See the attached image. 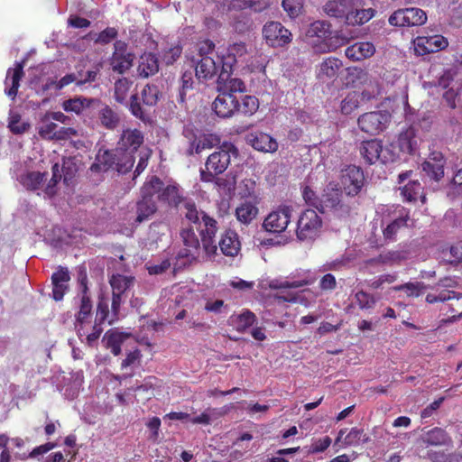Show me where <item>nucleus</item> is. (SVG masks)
Segmentation results:
<instances>
[{
    "label": "nucleus",
    "mask_w": 462,
    "mask_h": 462,
    "mask_svg": "<svg viewBox=\"0 0 462 462\" xmlns=\"http://www.w3.org/2000/svg\"><path fill=\"white\" fill-rule=\"evenodd\" d=\"M238 149L232 143H222L217 151L209 154L205 162V167L199 170V179L205 183L219 184L218 176L224 173L231 162V157L238 156Z\"/></svg>",
    "instance_id": "f257e3e1"
},
{
    "label": "nucleus",
    "mask_w": 462,
    "mask_h": 462,
    "mask_svg": "<svg viewBox=\"0 0 462 462\" xmlns=\"http://www.w3.org/2000/svg\"><path fill=\"white\" fill-rule=\"evenodd\" d=\"M134 163V156L123 155L119 150L100 149L90 170L95 172H101L114 169L119 173H126L133 168Z\"/></svg>",
    "instance_id": "f03ea898"
},
{
    "label": "nucleus",
    "mask_w": 462,
    "mask_h": 462,
    "mask_svg": "<svg viewBox=\"0 0 462 462\" xmlns=\"http://www.w3.org/2000/svg\"><path fill=\"white\" fill-rule=\"evenodd\" d=\"M394 148L393 144L384 148L381 141L367 140L361 143L359 152L366 164L372 165L377 162L386 164L400 158V154L393 151Z\"/></svg>",
    "instance_id": "7ed1b4c3"
},
{
    "label": "nucleus",
    "mask_w": 462,
    "mask_h": 462,
    "mask_svg": "<svg viewBox=\"0 0 462 462\" xmlns=\"http://www.w3.org/2000/svg\"><path fill=\"white\" fill-rule=\"evenodd\" d=\"M160 96L161 92L156 85H145L141 91V97L138 94H133L130 97L129 110L131 114L142 121H146L148 118L147 108L155 106Z\"/></svg>",
    "instance_id": "20e7f679"
},
{
    "label": "nucleus",
    "mask_w": 462,
    "mask_h": 462,
    "mask_svg": "<svg viewBox=\"0 0 462 462\" xmlns=\"http://www.w3.org/2000/svg\"><path fill=\"white\" fill-rule=\"evenodd\" d=\"M199 224L203 254L207 258H211L217 251L216 243V235L218 230L217 221L208 214L202 213V218Z\"/></svg>",
    "instance_id": "39448f33"
},
{
    "label": "nucleus",
    "mask_w": 462,
    "mask_h": 462,
    "mask_svg": "<svg viewBox=\"0 0 462 462\" xmlns=\"http://www.w3.org/2000/svg\"><path fill=\"white\" fill-rule=\"evenodd\" d=\"M322 226V220L313 209L303 211L297 222L296 236L300 241L314 239Z\"/></svg>",
    "instance_id": "423d86ee"
},
{
    "label": "nucleus",
    "mask_w": 462,
    "mask_h": 462,
    "mask_svg": "<svg viewBox=\"0 0 462 462\" xmlns=\"http://www.w3.org/2000/svg\"><path fill=\"white\" fill-rule=\"evenodd\" d=\"M129 291H119L116 292L113 291L111 309L112 313H109L108 310V299H106L104 295L100 297V300L97 305L96 320L99 323H103L107 319L108 324L112 325L116 320L118 319V314L120 306L125 300L129 298Z\"/></svg>",
    "instance_id": "0eeeda50"
},
{
    "label": "nucleus",
    "mask_w": 462,
    "mask_h": 462,
    "mask_svg": "<svg viewBox=\"0 0 462 462\" xmlns=\"http://www.w3.org/2000/svg\"><path fill=\"white\" fill-rule=\"evenodd\" d=\"M342 191L337 188L336 183H328L324 189L320 198L319 212L325 213L328 210L338 212L341 214H348L350 211L349 206L342 203L341 201Z\"/></svg>",
    "instance_id": "6e6552de"
},
{
    "label": "nucleus",
    "mask_w": 462,
    "mask_h": 462,
    "mask_svg": "<svg viewBox=\"0 0 462 462\" xmlns=\"http://www.w3.org/2000/svg\"><path fill=\"white\" fill-rule=\"evenodd\" d=\"M388 21L393 26H420L427 22V14L420 8H403L393 12Z\"/></svg>",
    "instance_id": "1a4fd4ad"
},
{
    "label": "nucleus",
    "mask_w": 462,
    "mask_h": 462,
    "mask_svg": "<svg viewBox=\"0 0 462 462\" xmlns=\"http://www.w3.org/2000/svg\"><path fill=\"white\" fill-rule=\"evenodd\" d=\"M292 208L290 206H281L276 210L272 211L264 218L263 226L269 232L273 234H280L287 228L291 217Z\"/></svg>",
    "instance_id": "9d476101"
},
{
    "label": "nucleus",
    "mask_w": 462,
    "mask_h": 462,
    "mask_svg": "<svg viewBox=\"0 0 462 462\" xmlns=\"http://www.w3.org/2000/svg\"><path fill=\"white\" fill-rule=\"evenodd\" d=\"M114 48L109 64L114 72L124 74L133 66L134 54L127 51V45L123 41H116Z\"/></svg>",
    "instance_id": "9b49d317"
},
{
    "label": "nucleus",
    "mask_w": 462,
    "mask_h": 462,
    "mask_svg": "<svg viewBox=\"0 0 462 462\" xmlns=\"http://www.w3.org/2000/svg\"><path fill=\"white\" fill-rule=\"evenodd\" d=\"M364 171L360 167L350 165L343 171L341 184L347 196H356L365 185Z\"/></svg>",
    "instance_id": "f8f14e48"
},
{
    "label": "nucleus",
    "mask_w": 462,
    "mask_h": 462,
    "mask_svg": "<svg viewBox=\"0 0 462 462\" xmlns=\"http://www.w3.org/2000/svg\"><path fill=\"white\" fill-rule=\"evenodd\" d=\"M263 35L272 47H283L292 40L291 32L279 22H269L263 28Z\"/></svg>",
    "instance_id": "ddd939ff"
},
{
    "label": "nucleus",
    "mask_w": 462,
    "mask_h": 462,
    "mask_svg": "<svg viewBox=\"0 0 462 462\" xmlns=\"http://www.w3.org/2000/svg\"><path fill=\"white\" fill-rule=\"evenodd\" d=\"M390 116L382 111L368 112L358 117L357 124L361 131L374 135L382 132L389 122Z\"/></svg>",
    "instance_id": "4468645a"
},
{
    "label": "nucleus",
    "mask_w": 462,
    "mask_h": 462,
    "mask_svg": "<svg viewBox=\"0 0 462 462\" xmlns=\"http://www.w3.org/2000/svg\"><path fill=\"white\" fill-rule=\"evenodd\" d=\"M414 51L417 55L438 52L448 47V40L439 34L431 36H418L414 41Z\"/></svg>",
    "instance_id": "2eb2a0df"
},
{
    "label": "nucleus",
    "mask_w": 462,
    "mask_h": 462,
    "mask_svg": "<svg viewBox=\"0 0 462 462\" xmlns=\"http://www.w3.org/2000/svg\"><path fill=\"white\" fill-rule=\"evenodd\" d=\"M144 136L141 130L127 128L123 130L119 141L117 143V150L123 155L133 156V153L137 152L140 146L143 143Z\"/></svg>",
    "instance_id": "dca6fc26"
},
{
    "label": "nucleus",
    "mask_w": 462,
    "mask_h": 462,
    "mask_svg": "<svg viewBox=\"0 0 462 462\" xmlns=\"http://www.w3.org/2000/svg\"><path fill=\"white\" fill-rule=\"evenodd\" d=\"M446 158L439 151H431L428 159L422 162L421 168L426 175L436 181H439L444 176Z\"/></svg>",
    "instance_id": "f3484780"
},
{
    "label": "nucleus",
    "mask_w": 462,
    "mask_h": 462,
    "mask_svg": "<svg viewBox=\"0 0 462 462\" xmlns=\"http://www.w3.org/2000/svg\"><path fill=\"white\" fill-rule=\"evenodd\" d=\"M97 103L93 104L92 113H97L99 125L105 129L115 130L120 123L118 114L110 106L103 103L99 98H97Z\"/></svg>",
    "instance_id": "a211bd4d"
},
{
    "label": "nucleus",
    "mask_w": 462,
    "mask_h": 462,
    "mask_svg": "<svg viewBox=\"0 0 462 462\" xmlns=\"http://www.w3.org/2000/svg\"><path fill=\"white\" fill-rule=\"evenodd\" d=\"M324 12L330 17L344 19L346 23H354V8L348 0H331L324 5Z\"/></svg>",
    "instance_id": "6ab92c4d"
},
{
    "label": "nucleus",
    "mask_w": 462,
    "mask_h": 462,
    "mask_svg": "<svg viewBox=\"0 0 462 462\" xmlns=\"http://www.w3.org/2000/svg\"><path fill=\"white\" fill-rule=\"evenodd\" d=\"M238 107L239 101L236 96L221 91L213 102V110L222 118L232 116Z\"/></svg>",
    "instance_id": "aec40b11"
},
{
    "label": "nucleus",
    "mask_w": 462,
    "mask_h": 462,
    "mask_svg": "<svg viewBox=\"0 0 462 462\" xmlns=\"http://www.w3.org/2000/svg\"><path fill=\"white\" fill-rule=\"evenodd\" d=\"M220 144V138L218 135L214 134H204L198 137H195L189 142V147L187 148L185 154L187 156H192L194 154H200L206 150H210L214 147H217Z\"/></svg>",
    "instance_id": "412c9836"
},
{
    "label": "nucleus",
    "mask_w": 462,
    "mask_h": 462,
    "mask_svg": "<svg viewBox=\"0 0 462 462\" xmlns=\"http://www.w3.org/2000/svg\"><path fill=\"white\" fill-rule=\"evenodd\" d=\"M94 103H97V98L80 96L63 101L62 108L66 112H73L77 115L83 114L85 117H88L92 114Z\"/></svg>",
    "instance_id": "4be33fe9"
},
{
    "label": "nucleus",
    "mask_w": 462,
    "mask_h": 462,
    "mask_svg": "<svg viewBox=\"0 0 462 462\" xmlns=\"http://www.w3.org/2000/svg\"><path fill=\"white\" fill-rule=\"evenodd\" d=\"M246 140L254 149L260 152H274L278 149L276 140L270 134L263 132L251 133L247 135Z\"/></svg>",
    "instance_id": "5701e85b"
},
{
    "label": "nucleus",
    "mask_w": 462,
    "mask_h": 462,
    "mask_svg": "<svg viewBox=\"0 0 462 462\" xmlns=\"http://www.w3.org/2000/svg\"><path fill=\"white\" fill-rule=\"evenodd\" d=\"M317 278L310 271L303 272L297 276L296 280L291 281H272L269 283V289H297L299 287L311 285L316 282Z\"/></svg>",
    "instance_id": "b1692460"
},
{
    "label": "nucleus",
    "mask_w": 462,
    "mask_h": 462,
    "mask_svg": "<svg viewBox=\"0 0 462 462\" xmlns=\"http://www.w3.org/2000/svg\"><path fill=\"white\" fill-rule=\"evenodd\" d=\"M217 85L219 91L234 96L236 93H244L246 90L245 82L238 78H233L231 75L227 74L226 70L223 73H219Z\"/></svg>",
    "instance_id": "393cba45"
},
{
    "label": "nucleus",
    "mask_w": 462,
    "mask_h": 462,
    "mask_svg": "<svg viewBox=\"0 0 462 462\" xmlns=\"http://www.w3.org/2000/svg\"><path fill=\"white\" fill-rule=\"evenodd\" d=\"M397 146L399 152L402 154L412 155L415 153L418 149V142L414 127L409 126L399 134Z\"/></svg>",
    "instance_id": "a878e982"
},
{
    "label": "nucleus",
    "mask_w": 462,
    "mask_h": 462,
    "mask_svg": "<svg viewBox=\"0 0 462 462\" xmlns=\"http://www.w3.org/2000/svg\"><path fill=\"white\" fill-rule=\"evenodd\" d=\"M259 200L248 201L245 199L236 208L235 216L241 224L248 226L258 216Z\"/></svg>",
    "instance_id": "bb28decb"
},
{
    "label": "nucleus",
    "mask_w": 462,
    "mask_h": 462,
    "mask_svg": "<svg viewBox=\"0 0 462 462\" xmlns=\"http://www.w3.org/2000/svg\"><path fill=\"white\" fill-rule=\"evenodd\" d=\"M342 67L343 63L339 59L328 57L319 64L317 78L322 81L334 79L338 76V72Z\"/></svg>",
    "instance_id": "cd10ccee"
},
{
    "label": "nucleus",
    "mask_w": 462,
    "mask_h": 462,
    "mask_svg": "<svg viewBox=\"0 0 462 462\" xmlns=\"http://www.w3.org/2000/svg\"><path fill=\"white\" fill-rule=\"evenodd\" d=\"M375 52V47L372 42H360L348 46L346 51V56L353 60L359 61L372 57Z\"/></svg>",
    "instance_id": "c85d7f7f"
},
{
    "label": "nucleus",
    "mask_w": 462,
    "mask_h": 462,
    "mask_svg": "<svg viewBox=\"0 0 462 462\" xmlns=\"http://www.w3.org/2000/svg\"><path fill=\"white\" fill-rule=\"evenodd\" d=\"M217 73V65L210 56L200 58L195 67V75L199 81L212 79Z\"/></svg>",
    "instance_id": "c756f323"
},
{
    "label": "nucleus",
    "mask_w": 462,
    "mask_h": 462,
    "mask_svg": "<svg viewBox=\"0 0 462 462\" xmlns=\"http://www.w3.org/2000/svg\"><path fill=\"white\" fill-rule=\"evenodd\" d=\"M223 254L226 256H236L240 251L241 244L236 232L228 229L222 234L218 243Z\"/></svg>",
    "instance_id": "7c9ffc66"
},
{
    "label": "nucleus",
    "mask_w": 462,
    "mask_h": 462,
    "mask_svg": "<svg viewBox=\"0 0 462 462\" xmlns=\"http://www.w3.org/2000/svg\"><path fill=\"white\" fill-rule=\"evenodd\" d=\"M159 71V60L155 54L144 52L141 55L137 67L138 76L143 79L153 76Z\"/></svg>",
    "instance_id": "2f4dec72"
},
{
    "label": "nucleus",
    "mask_w": 462,
    "mask_h": 462,
    "mask_svg": "<svg viewBox=\"0 0 462 462\" xmlns=\"http://www.w3.org/2000/svg\"><path fill=\"white\" fill-rule=\"evenodd\" d=\"M410 220V213L404 208L399 211V216L395 217L387 226L383 229V237L385 240L393 241L395 239L397 233L408 226Z\"/></svg>",
    "instance_id": "473e14b6"
},
{
    "label": "nucleus",
    "mask_w": 462,
    "mask_h": 462,
    "mask_svg": "<svg viewBox=\"0 0 462 462\" xmlns=\"http://www.w3.org/2000/svg\"><path fill=\"white\" fill-rule=\"evenodd\" d=\"M420 439L426 446H448L452 442L448 434L438 427L424 431Z\"/></svg>",
    "instance_id": "72a5a7b5"
},
{
    "label": "nucleus",
    "mask_w": 462,
    "mask_h": 462,
    "mask_svg": "<svg viewBox=\"0 0 462 462\" xmlns=\"http://www.w3.org/2000/svg\"><path fill=\"white\" fill-rule=\"evenodd\" d=\"M23 76V61L16 62L14 68H10L7 70L5 84H8V81L10 79L11 87L8 89H5V94L12 99L15 98L20 87V81Z\"/></svg>",
    "instance_id": "f704fd0d"
},
{
    "label": "nucleus",
    "mask_w": 462,
    "mask_h": 462,
    "mask_svg": "<svg viewBox=\"0 0 462 462\" xmlns=\"http://www.w3.org/2000/svg\"><path fill=\"white\" fill-rule=\"evenodd\" d=\"M158 199L160 201L167 203L170 207L179 208L187 198L182 195L179 186L167 185L162 188V192L158 195Z\"/></svg>",
    "instance_id": "c9c22d12"
},
{
    "label": "nucleus",
    "mask_w": 462,
    "mask_h": 462,
    "mask_svg": "<svg viewBox=\"0 0 462 462\" xmlns=\"http://www.w3.org/2000/svg\"><path fill=\"white\" fill-rule=\"evenodd\" d=\"M255 321V314L249 310H243L239 314H233L228 319L229 324L240 333H245Z\"/></svg>",
    "instance_id": "e433bc0d"
},
{
    "label": "nucleus",
    "mask_w": 462,
    "mask_h": 462,
    "mask_svg": "<svg viewBox=\"0 0 462 462\" xmlns=\"http://www.w3.org/2000/svg\"><path fill=\"white\" fill-rule=\"evenodd\" d=\"M157 211V205L154 199L142 198L136 202L135 223L141 224L151 218Z\"/></svg>",
    "instance_id": "4c0bfd02"
},
{
    "label": "nucleus",
    "mask_w": 462,
    "mask_h": 462,
    "mask_svg": "<svg viewBox=\"0 0 462 462\" xmlns=\"http://www.w3.org/2000/svg\"><path fill=\"white\" fill-rule=\"evenodd\" d=\"M131 337L132 334L126 332L107 331L104 336L103 341L115 356H118L121 353V346Z\"/></svg>",
    "instance_id": "58836bf2"
},
{
    "label": "nucleus",
    "mask_w": 462,
    "mask_h": 462,
    "mask_svg": "<svg viewBox=\"0 0 462 462\" xmlns=\"http://www.w3.org/2000/svg\"><path fill=\"white\" fill-rule=\"evenodd\" d=\"M183 246L203 254V247L200 246V241L192 226L182 228L180 233Z\"/></svg>",
    "instance_id": "ea45409f"
},
{
    "label": "nucleus",
    "mask_w": 462,
    "mask_h": 462,
    "mask_svg": "<svg viewBox=\"0 0 462 462\" xmlns=\"http://www.w3.org/2000/svg\"><path fill=\"white\" fill-rule=\"evenodd\" d=\"M164 186L163 181L156 175L150 177L141 188V197L153 199L155 194H160Z\"/></svg>",
    "instance_id": "a19ab883"
},
{
    "label": "nucleus",
    "mask_w": 462,
    "mask_h": 462,
    "mask_svg": "<svg viewBox=\"0 0 462 462\" xmlns=\"http://www.w3.org/2000/svg\"><path fill=\"white\" fill-rule=\"evenodd\" d=\"M133 81L127 78H122L115 82L114 97L119 104L126 103Z\"/></svg>",
    "instance_id": "79ce46f5"
},
{
    "label": "nucleus",
    "mask_w": 462,
    "mask_h": 462,
    "mask_svg": "<svg viewBox=\"0 0 462 462\" xmlns=\"http://www.w3.org/2000/svg\"><path fill=\"white\" fill-rule=\"evenodd\" d=\"M48 172L31 171L23 177L22 182L27 189L37 190L46 180Z\"/></svg>",
    "instance_id": "37998d69"
},
{
    "label": "nucleus",
    "mask_w": 462,
    "mask_h": 462,
    "mask_svg": "<svg viewBox=\"0 0 462 462\" xmlns=\"http://www.w3.org/2000/svg\"><path fill=\"white\" fill-rule=\"evenodd\" d=\"M78 170L77 159L75 157L69 156L62 159L61 171L63 173L62 178L64 184L69 186L71 183L78 172Z\"/></svg>",
    "instance_id": "c03bdc74"
},
{
    "label": "nucleus",
    "mask_w": 462,
    "mask_h": 462,
    "mask_svg": "<svg viewBox=\"0 0 462 462\" xmlns=\"http://www.w3.org/2000/svg\"><path fill=\"white\" fill-rule=\"evenodd\" d=\"M181 205L184 209L183 215L185 218L190 223L199 224L202 218V213L205 212L199 211L196 203L190 199H186Z\"/></svg>",
    "instance_id": "a18cd8bd"
},
{
    "label": "nucleus",
    "mask_w": 462,
    "mask_h": 462,
    "mask_svg": "<svg viewBox=\"0 0 462 462\" xmlns=\"http://www.w3.org/2000/svg\"><path fill=\"white\" fill-rule=\"evenodd\" d=\"M422 187L417 180L408 182L402 189V194L407 201H416L420 196L422 202H425V196L421 195Z\"/></svg>",
    "instance_id": "49530a36"
},
{
    "label": "nucleus",
    "mask_w": 462,
    "mask_h": 462,
    "mask_svg": "<svg viewBox=\"0 0 462 462\" xmlns=\"http://www.w3.org/2000/svg\"><path fill=\"white\" fill-rule=\"evenodd\" d=\"M70 273L67 267L59 266L51 275L53 289H68Z\"/></svg>",
    "instance_id": "de8ad7c7"
},
{
    "label": "nucleus",
    "mask_w": 462,
    "mask_h": 462,
    "mask_svg": "<svg viewBox=\"0 0 462 462\" xmlns=\"http://www.w3.org/2000/svg\"><path fill=\"white\" fill-rule=\"evenodd\" d=\"M180 82L178 101L183 103L185 102L187 92L193 89V71L191 69L185 70L181 75Z\"/></svg>",
    "instance_id": "09e8293b"
},
{
    "label": "nucleus",
    "mask_w": 462,
    "mask_h": 462,
    "mask_svg": "<svg viewBox=\"0 0 462 462\" xmlns=\"http://www.w3.org/2000/svg\"><path fill=\"white\" fill-rule=\"evenodd\" d=\"M177 260V263L180 266L186 265L188 263H191L193 261L202 258V259H208L204 254H199L197 252H192L191 249L187 248L184 246L183 248H180L177 253L175 256Z\"/></svg>",
    "instance_id": "8fccbe9b"
},
{
    "label": "nucleus",
    "mask_w": 462,
    "mask_h": 462,
    "mask_svg": "<svg viewBox=\"0 0 462 462\" xmlns=\"http://www.w3.org/2000/svg\"><path fill=\"white\" fill-rule=\"evenodd\" d=\"M259 108L258 98L254 96H245L236 112H240L245 116L254 115Z\"/></svg>",
    "instance_id": "3c124183"
},
{
    "label": "nucleus",
    "mask_w": 462,
    "mask_h": 462,
    "mask_svg": "<svg viewBox=\"0 0 462 462\" xmlns=\"http://www.w3.org/2000/svg\"><path fill=\"white\" fill-rule=\"evenodd\" d=\"M255 181L252 179H245L242 180L240 187V196L242 199H247L248 201L259 200L260 198L255 192Z\"/></svg>",
    "instance_id": "603ef678"
},
{
    "label": "nucleus",
    "mask_w": 462,
    "mask_h": 462,
    "mask_svg": "<svg viewBox=\"0 0 462 462\" xmlns=\"http://www.w3.org/2000/svg\"><path fill=\"white\" fill-rule=\"evenodd\" d=\"M445 261L451 264L462 263V241L456 243L446 250L442 251Z\"/></svg>",
    "instance_id": "864d4df0"
},
{
    "label": "nucleus",
    "mask_w": 462,
    "mask_h": 462,
    "mask_svg": "<svg viewBox=\"0 0 462 462\" xmlns=\"http://www.w3.org/2000/svg\"><path fill=\"white\" fill-rule=\"evenodd\" d=\"M10 131L14 134H22L28 131L30 124L21 121V116L18 113L12 114L8 123Z\"/></svg>",
    "instance_id": "5fc2aeb1"
},
{
    "label": "nucleus",
    "mask_w": 462,
    "mask_h": 462,
    "mask_svg": "<svg viewBox=\"0 0 462 462\" xmlns=\"http://www.w3.org/2000/svg\"><path fill=\"white\" fill-rule=\"evenodd\" d=\"M356 303L361 310H369L373 308L376 302V299L373 294L366 291H358L355 296Z\"/></svg>",
    "instance_id": "6e6d98bb"
},
{
    "label": "nucleus",
    "mask_w": 462,
    "mask_h": 462,
    "mask_svg": "<svg viewBox=\"0 0 462 462\" xmlns=\"http://www.w3.org/2000/svg\"><path fill=\"white\" fill-rule=\"evenodd\" d=\"M52 177L49 180L48 184L45 187V193L49 197H53L57 192V184L61 180L62 175L60 173V165L59 163H55L52 165Z\"/></svg>",
    "instance_id": "4d7b16f0"
},
{
    "label": "nucleus",
    "mask_w": 462,
    "mask_h": 462,
    "mask_svg": "<svg viewBox=\"0 0 462 462\" xmlns=\"http://www.w3.org/2000/svg\"><path fill=\"white\" fill-rule=\"evenodd\" d=\"M182 46L175 44L164 50L162 54V60L166 65H172L181 55Z\"/></svg>",
    "instance_id": "13d9d810"
},
{
    "label": "nucleus",
    "mask_w": 462,
    "mask_h": 462,
    "mask_svg": "<svg viewBox=\"0 0 462 462\" xmlns=\"http://www.w3.org/2000/svg\"><path fill=\"white\" fill-rule=\"evenodd\" d=\"M369 438L364 433L363 430L353 428L346 436L345 443L348 446H356L359 443L367 442Z\"/></svg>",
    "instance_id": "bf43d9fd"
},
{
    "label": "nucleus",
    "mask_w": 462,
    "mask_h": 462,
    "mask_svg": "<svg viewBox=\"0 0 462 462\" xmlns=\"http://www.w3.org/2000/svg\"><path fill=\"white\" fill-rule=\"evenodd\" d=\"M304 0H282V5L284 11L291 18L299 16L301 13Z\"/></svg>",
    "instance_id": "052dcab7"
},
{
    "label": "nucleus",
    "mask_w": 462,
    "mask_h": 462,
    "mask_svg": "<svg viewBox=\"0 0 462 462\" xmlns=\"http://www.w3.org/2000/svg\"><path fill=\"white\" fill-rule=\"evenodd\" d=\"M134 278L122 274H114L110 279L112 289H130L134 286Z\"/></svg>",
    "instance_id": "680f3d73"
},
{
    "label": "nucleus",
    "mask_w": 462,
    "mask_h": 462,
    "mask_svg": "<svg viewBox=\"0 0 462 462\" xmlns=\"http://www.w3.org/2000/svg\"><path fill=\"white\" fill-rule=\"evenodd\" d=\"M462 296L460 293H457L456 291H440L438 294L429 293L426 297V300L429 303L444 302L452 298L459 299Z\"/></svg>",
    "instance_id": "e2e57ef3"
},
{
    "label": "nucleus",
    "mask_w": 462,
    "mask_h": 462,
    "mask_svg": "<svg viewBox=\"0 0 462 462\" xmlns=\"http://www.w3.org/2000/svg\"><path fill=\"white\" fill-rule=\"evenodd\" d=\"M459 93L460 87L458 85L445 90V92L442 95V98L448 108H457V101L459 99Z\"/></svg>",
    "instance_id": "0e129e2a"
},
{
    "label": "nucleus",
    "mask_w": 462,
    "mask_h": 462,
    "mask_svg": "<svg viewBox=\"0 0 462 462\" xmlns=\"http://www.w3.org/2000/svg\"><path fill=\"white\" fill-rule=\"evenodd\" d=\"M86 292L87 291H84V293L81 296L80 308L77 318L78 321L81 323L84 322L88 318L92 310L91 300L89 297L86 294Z\"/></svg>",
    "instance_id": "69168bd1"
},
{
    "label": "nucleus",
    "mask_w": 462,
    "mask_h": 462,
    "mask_svg": "<svg viewBox=\"0 0 462 462\" xmlns=\"http://www.w3.org/2000/svg\"><path fill=\"white\" fill-rule=\"evenodd\" d=\"M117 35L118 32L115 27H106L97 34L95 42L105 45L114 41Z\"/></svg>",
    "instance_id": "338daca9"
},
{
    "label": "nucleus",
    "mask_w": 462,
    "mask_h": 462,
    "mask_svg": "<svg viewBox=\"0 0 462 462\" xmlns=\"http://www.w3.org/2000/svg\"><path fill=\"white\" fill-rule=\"evenodd\" d=\"M358 104L356 94H349L341 102V112L344 115H350L358 107Z\"/></svg>",
    "instance_id": "774afa93"
}]
</instances>
